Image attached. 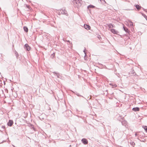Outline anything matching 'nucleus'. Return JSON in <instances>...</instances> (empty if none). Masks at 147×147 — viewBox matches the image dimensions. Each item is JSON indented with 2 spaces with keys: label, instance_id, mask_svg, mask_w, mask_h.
I'll return each instance as SVG.
<instances>
[{
  "label": "nucleus",
  "instance_id": "nucleus-32",
  "mask_svg": "<svg viewBox=\"0 0 147 147\" xmlns=\"http://www.w3.org/2000/svg\"><path fill=\"white\" fill-rule=\"evenodd\" d=\"M78 96H79V95L78 94H76Z\"/></svg>",
  "mask_w": 147,
  "mask_h": 147
},
{
  "label": "nucleus",
  "instance_id": "nucleus-25",
  "mask_svg": "<svg viewBox=\"0 0 147 147\" xmlns=\"http://www.w3.org/2000/svg\"><path fill=\"white\" fill-rule=\"evenodd\" d=\"M131 73L134 75V74H136L135 73V71L134 70H132V71H131Z\"/></svg>",
  "mask_w": 147,
  "mask_h": 147
},
{
  "label": "nucleus",
  "instance_id": "nucleus-3",
  "mask_svg": "<svg viewBox=\"0 0 147 147\" xmlns=\"http://www.w3.org/2000/svg\"><path fill=\"white\" fill-rule=\"evenodd\" d=\"M53 74L55 76H56L57 78H61V76L59 73L56 72H54Z\"/></svg>",
  "mask_w": 147,
  "mask_h": 147
},
{
  "label": "nucleus",
  "instance_id": "nucleus-21",
  "mask_svg": "<svg viewBox=\"0 0 147 147\" xmlns=\"http://www.w3.org/2000/svg\"><path fill=\"white\" fill-rule=\"evenodd\" d=\"M113 87H117V85L116 84H110Z\"/></svg>",
  "mask_w": 147,
  "mask_h": 147
},
{
  "label": "nucleus",
  "instance_id": "nucleus-17",
  "mask_svg": "<svg viewBox=\"0 0 147 147\" xmlns=\"http://www.w3.org/2000/svg\"><path fill=\"white\" fill-rule=\"evenodd\" d=\"M143 128L144 129L146 132H147V126H143Z\"/></svg>",
  "mask_w": 147,
  "mask_h": 147
},
{
  "label": "nucleus",
  "instance_id": "nucleus-27",
  "mask_svg": "<svg viewBox=\"0 0 147 147\" xmlns=\"http://www.w3.org/2000/svg\"><path fill=\"white\" fill-rule=\"evenodd\" d=\"M138 135V134L136 133L135 134V136H137Z\"/></svg>",
  "mask_w": 147,
  "mask_h": 147
},
{
  "label": "nucleus",
  "instance_id": "nucleus-18",
  "mask_svg": "<svg viewBox=\"0 0 147 147\" xmlns=\"http://www.w3.org/2000/svg\"><path fill=\"white\" fill-rule=\"evenodd\" d=\"M142 16H143L144 18L147 20V16H146L145 14H144V13H142Z\"/></svg>",
  "mask_w": 147,
  "mask_h": 147
},
{
  "label": "nucleus",
  "instance_id": "nucleus-15",
  "mask_svg": "<svg viewBox=\"0 0 147 147\" xmlns=\"http://www.w3.org/2000/svg\"><path fill=\"white\" fill-rule=\"evenodd\" d=\"M24 31L26 32H28V28H27V27L26 26H24Z\"/></svg>",
  "mask_w": 147,
  "mask_h": 147
},
{
  "label": "nucleus",
  "instance_id": "nucleus-16",
  "mask_svg": "<svg viewBox=\"0 0 147 147\" xmlns=\"http://www.w3.org/2000/svg\"><path fill=\"white\" fill-rule=\"evenodd\" d=\"M95 7V6L92 5H90L88 6V8H94Z\"/></svg>",
  "mask_w": 147,
  "mask_h": 147
},
{
  "label": "nucleus",
  "instance_id": "nucleus-2",
  "mask_svg": "<svg viewBox=\"0 0 147 147\" xmlns=\"http://www.w3.org/2000/svg\"><path fill=\"white\" fill-rule=\"evenodd\" d=\"M61 14L64 15L66 16H68V14L66 10L65 9H61L60 10Z\"/></svg>",
  "mask_w": 147,
  "mask_h": 147
},
{
  "label": "nucleus",
  "instance_id": "nucleus-8",
  "mask_svg": "<svg viewBox=\"0 0 147 147\" xmlns=\"http://www.w3.org/2000/svg\"><path fill=\"white\" fill-rule=\"evenodd\" d=\"M108 27L109 28H113L114 26H115L114 24H112L110 23V24H107Z\"/></svg>",
  "mask_w": 147,
  "mask_h": 147
},
{
  "label": "nucleus",
  "instance_id": "nucleus-24",
  "mask_svg": "<svg viewBox=\"0 0 147 147\" xmlns=\"http://www.w3.org/2000/svg\"><path fill=\"white\" fill-rule=\"evenodd\" d=\"M57 13H58V14L59 15H61V14L60 10H58V12H57Z\"/></svg>",
  "mask_w": 147,
  "mask_h": 147
},
{
  "label": "nucleus",
  "instance_id": "nucleus-5",
  "mask_svg": "<svg viewBox=\"0 0 147 147\" xmlns=\"http://www.w3.org/2000/svg\"><path fill=\"white\" fill-rule=\"evenodd\" d=\"M24 47L28 51H29L30 50V48L27 44L25 45Z\"/></svg>",
  "mask_w": 147,
  "mask_h": 147
},
{
  "label": "nucleus",
  "instance_id": "nucleus-23",
  "mask_svg": "<svg viewBox=\"0 0 147 147\" xmlns=\"http://www.w3.org/2000/svg\"><path fill=\"white\" fill-rule=\"evenodd\" d=\"M86 48L84 50L83 52L84 53V54H85V56H86Z\"/></svg>",
  "mask_w": 147,
  "mask_h": 147
},
{
  "label": "nucleus",
  "instance_id": "nucleus-7",
  "mask_svg": "<svg viewBox=\"0 0 147 147\" xmlns=\"http://www.w3.org/2000/svg\"><path fill=\"white\" fill-rule=\"evenodd\" d=\"M84 27L87 30L90 29V27L89 25L86 24H84Z\"/></svg>",
  "mask_w": 147,
  "mask_h": 147
},
{
  "label": "nucleus",
  "instance_id": "nucleus-34",
  "mask_svg": "<svg viewBox=\"0 0 147 147\" xmlns=\"http://www.w3.org/2000/svg\"><path fill=\"white\" fill-rule=\"evenodd\" d=\"M26 6H27V7H28V5H26Z\"/></svg>",
  "mask_w": 147,
  "mask_h": 147
},
{
  "label": "nucleus",
  "instance_id": "nucleus-33",
  "mask_svg": "<svg viewBox=\"0 0 147 147\" xmlns=\"http://www.w3.org/2000/svg\"><path fill=\"white\" fill-rule=\"evenodd\" d=\"M2 127H3V128H4V126H3Z\"/></svg>",
  "mask_w": 147,
  "mask_h": 147
},
{
  "label": "nucleus",
  "instance_id": "nucleus-12",
  "mask_svg": "<svg viewBox=\"0 0 147 147\" xmlns=\"http://www.w3.org/2000/svg\"><path fill=\"white\" fill-rule=\"evenodd\" d=\"M135 6L138 11L140 10L141 8V7L138 5H135Z\"/></svg>",
  "mask_w": 147,
  "mask_h": 147
},
{
  "label": "nucleus",
  "instance_id": "nucleus-4",
  "mask_svg": "<svg viewBox=\"0 0 147 147\" xmlns=\"http://www.w3.org/2000/svg\"><path fill=\"white\" fill-rule=\"evenodd\" d=\"M81 141L85 145L87 144H88V140L85 138L82 139L81 140Z\"/></svg>",
  "mask_w": 147,
  "mask_h": 147
},
{
  "label": "nucleus",
  "instance_id": "nucleus-9",
  "mask_svg": "<svg viewBox=\"0 0 147 147\" xmlns=\"http://www.w3.org/2000/svg\"><path fill=\"white\" fill-rule=\"evenodd\" d=\"M111 30L112 32L114 34H117L118 33L117 31L114 29H112Z\"/></svg>",
  "mask_w": 147,
  "mask_h": 147
},
{
  "label": "nucleus",
  "instance_id": "nucleus-29",
  "mask_svg": "<svg viewBox=\"0 0 147 147\" xmlns=\"http://www.w3.org/2000/svg\"><path fill=\"white\" fill-rule=\"evenodd\" d=\"M143 9H144L143 8ZM144 11H145L147 13V11H146L144 9Z\"/></svg>",
  "mask_w": 147,
  "mask_h": 147
},
{
  "label": "nucleus",
  "instance_id": "nucleus-1",
  "mask_svg": "<svg viewBox=\"0 0 147 147\" xmlns=\"http://www.w3.org/2000/svg\"><path fill=\"white\" fill-rule=\"evenodd\" d=\"M72 3L74 4V7L78 8L82 5V1L81 0H71Z\"/></svg>",
  "mask_w": 147,
  "mask_h": 147
},
{
  "label": "nucleus",
  "instance_id": "nucleus-20",
  "mask_svg": "<svg viewBox=\"0 0 147 147\" xmlns=\"http://www.w3.org/2000/svg\"><path fill=\"white\" fill-rule=\"evenodd\" d=\"M15 54L16 55V56L17 58L18 57V54L17 52L16 51H15Z\"/></svg>",
  "mask_w": 147,
  "mask_h": 147
},
{
  "label": "nucleus",
  "instance_id": "nucleus-10",
  "mask_svg": "<svg viewBox=\"0 0 147 147\" xmlns=\"http://www.w3.org/2000/svg\"><path fill=\"white\" fill-rule=\"evenodd\" d=\"M132 110L134 111H139L140 110V108L138 107L133 108Z\"/></svg>",
  "mask_w": 147,
  "mask_h": 147
},
{
  "label": "nucleus",
  "instance_id": "nucleus-11",
  "mask_svg": "<svg viewBox=\"0 0 147 147\" xmlns=\"http://www.w3.org/2000/svg\"><path fill=\"white\" fill-rule=\"evenodd\" d=\"M123 28L124 29V30L127 33H129V32H130L129 30H128V29L126 28L124 26H123Z\"/></svg>",
  "mask_w": 147,
  "mask_h": 147
},
{
  "label": "nucleus",
  "instance_id": "nucleus-13",
  "mask_svg": "<svg viewBox=\"0 0 147 147\" xmlns=\"http://www.w3.org/2000/svg\"><path fill=\"white\" fill-rule=\"evenodd\" d=\"M129 143L133 147H134V146L135 144V143L131 140H130V142H129Z\"/></svg>",
  "mask_w": 147,
  "mask_h": 147
},
{
  "label": "nucleus",
  "instance_id": "nucleus-28",
  "mask_svg": "<svg viewBox=\"0 0 147 147\" xmlns=\"http://www.w3.org/2000/svg\"><path fill=\"white\" fill-rule=\"evenodd\" d=\"M67 42H69V43H70V41L69 40H67Z\"/></svg>",
  "mask_w": 147,
  "mask_h": 147
},
{
  "label": "nucleus",
  "instance_id": "nucleus-30",
  "mask_svg": "<svg viewBox=\"0 0 147 147\" xmlns=\"http://www.w3.org/2000/svg\"><path fill=\"white\" fill-rule=\"evenodd\" d=\"M113 93L112 94H111V95H112H112L113 94Z\"/></svg>",
  "mask_w": 147,
  "mask_h": 147
},
{
  "label": "nucleus",
  "instance_id": "nucleus-14",
  "mask_svg": "<svg viewBox=\"0 0 147 147\" xmlns=\"http://www.w3.org/2000/svg\"><path fill=\"white\" fill-rule=\"evenodd\" d=\"M127 122L125 121H121V123L122 125L125 126L127 125Z\"/></svg>",
  "mask_w": 147,
  "mask_h": 147
},
{
  "label": "nucleus",
  "instance_id": "nucleus-6",
  "mask_svg": "<svg viewBox=\"0 0 147 147\" xmlns=\"http://www.w3.org/2000/svg\"><path fill=\"white\" fill-rule=\"evenodd\" d=\"M13 123V121L12 120H9L8 123H7V125L9 126H11Z\"/></svg>",
  "mask_w": 147,
  "mask_h": 147
},
{
  "label": "nucleus",
  "instance_id": "nucleus-22",
  "mask_svg": "<svg viewBox=\"0 0 147 147\" xmlns=\"http://www.w3.org/2000/svg\"><path fill=\"white\" fill-rule=\"evenodd\" d=\"M130 25L131 27L133 26V23L131 22H130Z\"/></svg>",
  "mask_w": 147,
  "mask_h": 147
},
{
  "label": "nucleus",
  "instance_id": "nucleus-26",
  "mask_svg": "<svg viewBox=\"0 0 147 147\" xmlns=\"http://www.w3.org/2000/svg\"><path fill=\"white\" fill-rule=\"evenodd\" d=\"M140 133L144 135V133L143 132H141Z\"/></svg>",
  "mask_w": 147,
  "mask_h": 147
},
{
  "label": "nucleus",
  "instance_id": "nucleus-19",
  "mask_svg": "<svg viewBox=\"0 0 147 147\" xmlns=\"http://www.w3.org/2000/svg\"><path fill=\"white\" fill-rule=\"evenodd\" d=\"M31 128L33 129L34 131H35V128L32 125L30 124Z\"/></svg>",
  "mask_w": 147,
  "mask_h": 147
},
{
  "label": "nucleus",
  "instance_id": "nucleus-31",
  "mask_svg": "<svg viewBox=\"0 0 147 147\" xmlns=\"http://www.w3.org/2000/svg\"><path fill=\"white\" fill-rule=\"evenodd\" d=\"M72 91V92H73L74 93H75V92H74L73 91Z\"/></svg>",
  "mask_w": 147,
  "mask_h": 147
}]
</instances>
